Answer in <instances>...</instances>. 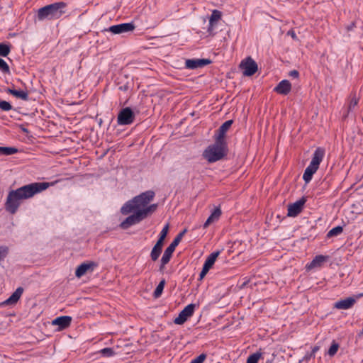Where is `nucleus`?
Masks as SVG:
<instances>
[{
    "mask_svg": "<svg viewBox=\"0 0 363 363\" xmlns=\"http://www.w3.org/2000/svg\"><path fill=\"white\" fill-rule=\"evenodd\" d=\"M239 67L242 70L243 75L246 77L252 76L258 69L257 64L251 57H247L242 60Z\"/></svg>",
    "mask_w": 363,
    "mask_h": 363,
    "instance_id": "7",
    "label": "nucleus"
},
{
    "mask_svg": "<svg viewBox=\"0 0 363 363\" xmlns=\"http://www.w3.org/2000/svg\"><path fill=\"white\" fill-rule=\"evenodd\" d=\"M233 123V120H228L224 122L216 130V133L214 135V138L223 141H226L225 133L230 129Z\"/></svg>",
    "mask_w": 363,
    "mask_h": 363,
    "instance_id": "18",
    "label": "nucleus"
},
{
    "mask_svg": "<svg viewBox=\"0 0 363 363\" xmlns=\"http://www.w3.org/2000/svg\"><path fill=\"white\" fill-rule=\"evenodd\" d=\"M356 303V299L353 297H348L345 299H340L334 304V308L337 309H350Z\"/></svg>",
    "mask_w": 363,
    "mask_h": 363,
    "instance_id": "20",
    "label": "nucleus"
},
{
    "mask_svg": "<svg viewBox=\"0 0 363 363\" xmlns=\"http://www.w3.org/2000/svg\"><path fill=\"white\" fill-rule=\"evenodd\" d=\"M164 240H165V238L159 236V238H158L156 244H159L160 245L163 246Z\"/></svg>",
    "mask_w": 363,
    "mask_h": 363,
    "instance_id": "47",
    "label": "nucleus"
},
{
    "mask_svg": "<svg viewBox=\"0 0 363 363\" xmlns=\"http://www.w3.org/2000/svg\"><path fill=\"white\" fill-rule=\"evenodd\" d=\"M135 28L133 23H123L113 25L105 29L104 31L111 32L113 34H123L133 31Z\"/></svg>",
    "mask_w": 363,
    "mask_h": 363,
    "instance_id": "9",
    "label": "nucleus"
},
{
    "mask_svg": "<svg viewBox=\"0 0 363 363\" xmlns=\"http://www.w3.org/2000/svg\"><path fill=\"white\" fill-rule=\"evenodd\" d=\"M222 13L218 10H213L209 18V25L208 28V32L211 34L214 25L221 18Z\"/></svg>",
    "mask_w": 363,
    "mask_h": 363,
    "instance_id": "23",
    "label": "nucleus"
},
{
    "mask_svg": "<svg viewBox=\"0 0 363 363\" xmlns=\"http://www.w3.org/2000/svg\"><path fill=\"white\" fill-rule=\"evenodd\" d=\"M66 3L63 1L55 2L46 5L38 9L37 18L38 21L53 20L60 18L65 13Z\"/></svg>",
    "mask_w": 363,
    "mask_h": 363,
    "instance_id": "4",
    "label": "nucleus"
},
{
    "mask_svg": "<svg viewBox=\"0 0 363 363\" xmlns=\"http://www.w3.org/2000/svg\"><path fill=\"white\" fill-rule=\"evenodd\" d=\"M155 196V193L152 190L143 192L125 202L121 208V213L123 215H128L135 210L142 209L150 203Z\"/></svg>",
    "mask_w": 363,
    "mask_h": 363,
    "instance_id": "2",
    "label": "nucleus"
},
{
    "mask_svg": "<svg viewBox=\"0 0 363 363\" xmlns=\"http://www.w3.org/2000/svg\"><path fill=\"white\" fill-rule=\"evenodd\" d=\"M135 118V113L130 107H125L120 110L117 116V123L120 125L132 124Z\"/></svg>",
    "mask_w": 363,
    "mask_h": 363,
    "instance_id": "6",
    "label": "nucleus"
},
{
    "mask_svg": "<svg viewBox=\"0 0 363 363\" xmlns=\"http://www.w3.org/2000/svg\"><path fill=\"white\" fill-rule=\"evenodd\" d=\"M21 130H22V131H23V132H24V133H28V129H27V128H26L21 127Z\"/></svg>",
    "mask_w": 363,
    "mask_h": 363,
    "instance_id": "50",
    "label": "nucleus"
},
{
    "mask_svg": "<svg viewBox=\"0 0 363 363\" xmlns=\"http://www.w3.org/2000/svg\"><path fill=\"white\" fill-rule=\"evenodd\" d=\"M169 261H170V257H169V256L165 257V255L163 254L161 261H160L161 263H160V269H159L161 272H163L165 265L167 263H169Z\"/></svg>",
    "mask_w": 363,
    "mask_h": 363,
    "instance_id": "38",
    "label": "nucleus"
},
{
    "mask_svg": "<svg viewBox=\"0 0 363 363\" xmlns=\"http://www.w3.org/2000/svg\"><path fill=\"white\" fill-rule=\"evenodd\" d=\"M212 61L209 59H188L185 62V67L189 69H196L210 65Z\"/></svg>",
    "mask_w": 363,
    "mask_h": 363,
    "instance_id": "14",
    "label": "nucleus"
},
{
    "mask_svg": "<svg viewBox=\"0 0 363 363\" xmlns=\"http://www.w3.org/2000/svg\"><path fill=\"white\" fill-rule=\"evenodd\" d=\"M23 292V288L19 286L6 300L0 303L1 306H14L17 303Z\"/></svg>",
    "mask_w": 363,
    "mask_h": 363,
    "instance_id": "16",
    "label": "nucleus"
},
{
    "mask_svg": "<svg viewBox=\"0 0 363 363\" xmlns=\"http://www.w3.org/2000/svg\"><path fill=\"white\" fill-rule=\"evenodd\" d=\"M330 257L328 255H316L313 260L308 263L306 266L307 270L314 268L321 267L325 262L329 260Z\"/></svg>",
    "mask_w": 363,
    "mask_h": 363,
    "instance_id": "17",
    "label": "nucleus"
},
{
    "mask_svg": "<svg viewBox=\"0 0 363 363\" xmlns=\"http://www.w3.org/2000/svg\"><path fill=\"white\" fill-rule=\"evenodd\" d=\"M206 354L204 353L201 354L194 359L191 361L190 363H203L206 359Z\"/></svg>",
    "mask_w": 363,
    "mask_h": 363,
    "instance_id": "40",
    "label": "nucleus"
},
{
    "mask_svg": "<svg viewBox=\"0 0 363 363\" xmlns=\"http://www.w3.org/2000/svg\"><path fill=\"white\" fill-rule=\"evenodd\" d=\"M214 143L208 145L203 152V157L213 163L224 158L228 153V143L214 138Z\"/></svg>",
    "mask_w": 363,
    "mask_h": 363,
    "instance_id": "3",
    "label": "nucleus"
},
{
    "mask_svg": "<svg viewBox=\"0 0 363 363\" xmlns=\"http://www.w3.org/2000/svg\"><path fill=\"white\" fill-rule=\"evenodd\" d=\"M315 357V354L313 353V352H310V353H307L303 359L308 361L309 359H311V358H314Z\"/></svg>",
    "mask_w": 363,
    "mask_h": 363,
    "instance_id": "44",
    "label": "nucleus"
},
{
    "mask_svg": "<svg viewBox=\"0 0 363 363\" xmlns=\"http://www.w3.org/2000/svg\"><path fill=\"white\" fill-rule=\"evenodd\" d=\"M359 98L357 96L356 93H351L350 96V103L347 107V115L354 111L355 108L357 106Z\"/></svg>",
    "mask_w": 363,
    "mask_h": 363,
    "instance_id": "25",
    "label": "nucleus"
},
{
    "mask_svg": "<svg viewBox=\"0 0 363 363\" xmlns=\"http://www.w3.org/2000/svg\"><path fill=\"white\" fill-rule=\"evenodd\" d=\"M0 70L5 74H10V68L6 62L0 57Z\"/></svg>",
    "mask_w": 363,
    "mask_h": 363,
    "instance_id": "35",
    "label": "nucleus"
},
{
    "mask_svg": "<svg viewBox=\"0 0 363 363\" xmlns=\"http://www.w3.org/2000/svg\"><path fill=\"white\" fill-rule=\"evenodd\" d=\"M325 154V150L323 147H318L315 149L313 154L312 160L303 174V179L305 183L308 184L311 181L313 174L318 169Z\"/></svg>",
    "mask_w": 363,
    "mask_h": 363,
    "instance_id": "5",
    "label": "nucleus"
},
{
    "mask_svg": "<svg viewBox=\"0 0 363 363\" xmlns=\"http://www.w3.org/2000/svg\"><path fill=\"white\" fill-rule=\"evenodd\" d=\"M221 215V210L220 208H216L210 216L207 218L206 221L203 224V228H206L210 224L214 221L218 220Z\"/></svg>",
    "mask_w": 363,
    "mask_h": 363,
    "instance_id": "24",
    "label": "nucleus"
},
{
    "mask_svg": "<svg viewBox=\"0 0 363 363\" xmlns=\"http://www.w3.org/2000/svg\"><path fill=\"white\" fill-rule=\"evenodd\" d=\"M289 76L296 79L299 77V72L297 70L294 69L289 72Z\"/></svg>",
    "mask_w": 363,
    "mask_h": 363,
    "instance_id": "43",
    "label": "nucleus"
},
{
    "mask_svg": "<svg viewBox=\"0 0 363 363\" xmlns=\"http://www.w3.org/2000/svg\"><path fill=\"white\" fill-rule=\"evenodd\" d=\"M320 350V346L315 345L312 348L311 352L314 354Z\"/></svg>",
    "mask_w": 363,
    "mask_h": 363,
    "instance_id": "48",
    "label": "nucleus"
},
{
    "mask_svg": "<svg viewBox=\"0 0 363 363\" xmlns=\"http://www.w3.org/2000/svg\"><path fill=\"white\" fill-rule=\"evenodd\" d=\"M298 363H300V362H298Z\"/></svg>",
    "mask_w": 363,
    "mask_h": 363,
    "instance_id": "52",
    "label": "nucleus"
},
{
    "mask_svg": "<svg viewBox=\"0 0 363 363\" xmlns=\"http://www.w3.org/2000/svg\"><path fill=\"white\" fill-rule=\"evenodd\" d=\"M262 357V353L261 352H255L247 357L246 363H258Z\"/></svg>",
    "mask_w": 363,
    "mask_h": 363,
    "instance_id": "32",
    "label": "nucleus"
},
{
    "mask_svg": "<svg viewBox=\"0 0 363 363\" xmlns=\"http://www.w3.org/2000/svg\"><path fill=\"white\" fill-rule=\"evenodd\" d=\"M11 44L9 42L0 43V56L7 57L11 52Z\"/></svg>",
    "mask_w": 363,
    "mask_h": 363,
    "instance_id": "28",
    "label": "nucleus"
},
{
    "mask_svg": "<svg viewBox=\"0 0 363 363\" xmlns=\"http://www.w3.org/2000/svg\"><path fill=\"white\" fill-rule=\"evenodd\" d=\"M339 347V344L333 340L327 354L330 357H333L337 353Z\"/></svg>",
    "mask_w": 363,
    "mask_h": 363,
    "instance_id": "34",
    "label": "nucleus"
},
{
    "mask_svg": "<svg viewBox=\"0 0 363 363\" xmlns=\"http://www.w3.org/2000/svg\"><path fill=\"white\" fill-rule=\"evenodd\" d=\"M100 353L104 357H112L115 354V352L111 347H105L100 350Z\"/></svg>",
    "mask_w": 363,
    "mask_h": 363,
    "instance_id": "37",
    "label": "nucleus"
},
{
    "mask_svg": "<svg viewBox=\"0 0 363 363\" xmlns=\"http://www.w3.org/2000/svg\"><path fill=\"white\" fill-rule=\"evenodd\" d=\"M13 86H14V85L13 84V85H12V87H11V89H13Z\"/></svg>",
    "mask_w": 363,
    "mask_h": 363,
    "instance_id": "51",
    "label": "nucleus"
},
{
    "mask_svg": "<svg viewBox=\"0 0 363 363\" xmlns=\"http://www.w3.org/2000/svg\"><path fill=\"white\" fill-rule=\"evenodd\" d=\"M343 231V228L340 225H337L332 228L327 234L328 238H332L340 235Z\"/></svg>",
    "mask_w": 363,
    "mask_h": 363,
    "instance_id": "33",
    "label": "nucleus"
},
{
    "mask_svg": "<svg viewBox=\"0 0 363 363\" xmlns=\"http://www.w3.org/2000/svg\"><path fill=\"white\" fill-rule=\"evenodd\" d=\"M220 253V251L218 250L216 252H213L211 253L206 258L203 265L201 272L199 274V280H202L206 274L208 272L210 269L213 267L214 264L217 257L219 256Z\"/></svg>",
    "mask_w": 363,
    "mask_h": 363,
    "instance_id": "11",
    "label": "nucleus"
},
{
    "mask_svg": "<svg viewBox=\"0 0 363 363\" xmlns=\"http://www.w3.org/2000/svg\"><path fill=\"white\" fill-rule=\"evenodd\" d=\"M287 35H290L293 39L297 40V36L296 33L293 30H290L287 32Z\"/></svg>",
    "mask_w": 363,
    "mask_h": 363,
    "instance_id": "45",
    "label": "nucleus"
},
{
    "mask_svg": "<svg viewBox=\"0 0 363 363\" xmlns=\"http://www.w3.org/2000/svg\"><path fill=\"white\" fill-rule=\"evenodd\" d=\"M52 185L53 183L33 182L10 191L5 203L6 211L11 214L16 213L21 205V200L31 198Z\"/></svg>",
    "mask_w": 363,
    "mask_h": 363,
    "instance_id": "1",
    "label": "nucleus"
},
{
    "mask_svg": "<svg viewBox=\"0 0 363 363\" xmlns=\"http://www.w3.org/2000/svg\"><path fill=\"white\" fill-rule=\"evenodd\" d=\"M133 214L128 216L123 222L120 224V228L126 230L130 226L138 224L144 220L139 209L133 211Z\"/></svg>",
    "mask_w": 363,
    "mask_h": 363,
    "instance_id": "8",
    "label": "nucleus"
},
{
    "mask_svg": "<svg viewBox=\"0 0 363 363\" xmlns=\"http://www.w3.org/2000/svg\"><path fill=\"white\" fill-rule=\"evenodd\" d=\"M5 91L7 94H11L13 96L18 99H21L23 101L29 100L28 92L27 91L11 89V88L8 87L5 89Z\"/></svg>",
    "mask_w": 363,
    "mask_h": 363,
    "instance_id": "22",
    "label": "nucleus"
},
{
    "mask_svg": "<svg viewBox=\"0 0 363 363\" xmlns=\"http://www.w3.org/2000/svg\"><path fill=\"white\" fill-rule=\"evenodd\" d=\"M186 233V229H184L182 232H180L173 240L172 243L166 248L164 252V255H165V257H168L172 258V254L175 250L176 247L179 244L182 238Z\"/></svg>",
    "mask_w": 363,
    "mask_h": 363,
    "instance_id": "15",
    "label": "nucleus"
},
{
    "mask_svg": "<svg viewBox=\"0 0 363 363\" xmlns=\"http://www.w3.org/2000/svg\"><path fill=\"white\" fill-rule=\"evenodd\" d=\"M165 279H162L160 283L158 284V285L157 286L156 289H155L154 292H153V296L155 298H157L161 296L162 294V291L164 290V287L165 286Z\"/></svg>",
    "mask_w": 363,
    "mask_h": 363,
    "instance_id": "30",
    "label": "nucleus"
},
{
    "mask_svg": "<svg viewBox=\"0 0 363 363\" xmlns=\"http://www.w3.org/2000/svg\"><path fill=\"white\" fill-rule=\"evenodd\" d=\"M169 223L166 224L162 230H161L160 233V236L161 237H164L166 238L167 235V233H168V231H169Z\"/></svg>",
    "mask_w": 363,
    "mask_h": 363,
    "instance_id": "42",
    "label": "nucleus"
},
{
    "mask_svg": "<svg viewBox=\"0 0 363 363\" xmlns=\"http://www.w3.org/2000/svg\"><path fill=\"white\" fill-rule=\"evenodd\" d=\"M356 26L354 22H352L350 24L347 25L346 26V29L347 31H351L353 30V28Z\"/></svg>",
    "mask_w": 363,
    "mask_h": 363,
    "instance_id": "46",
    "label": "nucleus"
},
{
    "mask_svg": "<svg viewBox=\"0 0 363 363\" xmlns=\"http://www.w3.org/2000/svg\"><path fill=\"white\" fill-rule=\"evenodd\" d=\"M98 267V263L90 261L86 262H83L79 264L75 271V276L77 278H80L84 276L88 272H93L95 268Z\"/></svg>",
    "mask_w": 363,
    "mask_h": 363,
    "instance_id": "13",
    "label": "nucleus"
},
{
    "mask_svg": "<svg viewBox=\"0 0 363 363\" xmlns=\"http://www.w3.org/2000/svg\"><path fill=\"white\" fill-rule=\"evenodd\" d=\"M18 149L14 147H0V155H11L18 152Z\"/></svg>",
    "mask_w": 363,
    "mask_h": 363,
    "instance_id": "31",
    "label": "nucleus"
},
{
    "mask_svg": "<svg viewBox=\"0 0 363 363\" xmlns=\"http://www.w3.org/2000/svg\"><path fill=\"white\" fill-rule=\"evenodd\" d=\"M157 203H153L150 206H146L145 208L139 209V211H140L143 218L145 219L157 210Z\"/></svg>",
    "mask_w": 363,
    "mask_h": 363,
    "instance_id": "27",
    "label": "nucleus"
},
{
    "mask_svg": "<svg viewBox=\"0 0 363 363\" xmlns=\"http://www.w3.org/2000/svg\"><path fill=\"white\" fill-rule=\"evenodd\" d=\"M9 254V247L6 246H0V262L4 260Z\"/></svg>",
    "mask_w": 363,
    "mask_h": 363,
    "instance_id": "39",
    "label": "nucleus"
},
{
    "mask_svg": "<svg viewBox=\"0 0 363 363\" xmlns=\"http://www.w3.org/2000/svg\"><path fill=\"white\" fill-rule=\"evenodd\" d=\"M291 90V84L287 79L281 80L274 89V91L282 95H287Z\"/></svg>",
    "mask_w": 363,
    "mask_h": 363,
    "instance_id": "21",
    "label": "nucleus"
},
{
    "mask_svg": "<svg viewBox=\"0 0 363 363\" xmlns=\"http://www.w3.org/2000/svg\"><path fill=\"white\" fill-rule=\"evenodd\" d=\"M157 203H153L150 206H146L145 208L139 209V211H140L143 218L145 219L157 210Z\"/></svg>",
    "mask_w": 363,
    "mask_h": 363,
    "instance_id": "26",
    "label": "nucleus"
},
{
    "mask_svg": "<svg viewBox=\"0 0 363 363\" xmlns=\"http://www.w3.org/2000/svg\"><path fill=\"white\" fill-rule=\"evenodd\" d=\"M13 108L11 104L4 100L0 99V109L4 111H9Z\"/></svg>",
    "mask_w": 363,
    "mask_h": 363,
    "instance_id": "36",
    "label": "nucleus"
},
{
    "mask_svg": "<svg viewBox=\"0 0 363 363\" xmlns=\"http://www.w3.org/2000/svg\"><path fill=\"white\" fill-rule=\"evenodd\" d=\"M306 197L303 196L299 200L296 201L294 203L289 204L288 206V213L287 216L289 217H296L303 210V206L306 202Z\"/></svg>",
    "mask_w": 363,
    "mask_h": 363,
    "instance_id": "12",
    "label": "nucleus"
},
{
    "mask_svg": "<svg viewBox=\"0 0 363 363\" xmlns=\"http://www.w3.org/2000/svg\"><path fill=\"white\" fill-rule=\"evenodd\" d=\"M72 322V317L68 315H62L55 318L52 323L53 325H57L58 330H62L68 328Z\"/></svg>",
    "mask_w": 363,
    "mask_h": 363,
    "instance_id": "19",
    "label": "nucleus"
},
{
    "mask_svg": "<svg viewBox=\"0 0 363 363\" xmlns=\"http://www.w3.org/2000/svg\"><path fill=\"white\" fill-rule=\"evenodd\" d=\"M162 245H160L159 244H155L154 247L152 249V251L150 252V257L152 261H156L159 258L162 250Z\"/></svg>",
    "mask_w": 363,
    "mask_h": 363,
    "instance_id": "29",
    "label": "nucleus"
},
{
    "mask_svg": "<svg viewBox=\"0 0 363 363\" xmlns=\"http://www.w3.org/2000/svg\"><path fill=\"white\" fill-rule=\"evenodd\" d=\"M196 305L190 303L179 313V315L174 319V323L177 325L184 324L189 318L191 317L194 313Z\"/></svg>",
    "mask_w": 363,
    "mask_h": 363,
    "instance_id": "10",
    "label": "nucleus"
},
{
    "mask_svg": "<svg viewBox=\"0 0 363 363\" xmlns=\"http://www.w3.org/2000/svg\"><path fill=\"white\" fill-rule=\"evenodd\" d=\"M130 82L127 81L124 84H121V82H118V89L122 91H127L130 88Z\"/></svg>",
    "mask_w": 363,
    "mask_h": 363,
    "instance_id": "41",
    "label": "nucleus"
},
{
    "mask_svg": "<svg viewBox=\"0 0 363 363\" xmlns=\"http://www.w3.org/2000/svg\"><path fill=\"white\" fill-rule=\"evenodd\" d=\"M249 282V280H246L240 286V289H244L248 284Z\"/></svg>",
    "mask_w": 363,
    "mask_h": 363,
    "instance_id": "49",
    "label": "nucleus"
}]
</instances>
